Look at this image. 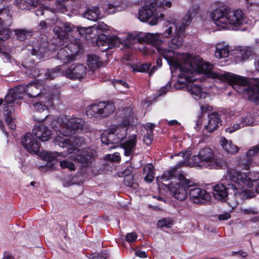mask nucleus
Masks as SVG:
<instances>
[{
    "label": "nucleus",
    "mask_w": 259,
    "mask_h": 259,
    "mask_svg": "<svg viewBox=\"0 0 259 259\" xmlns=\"http://www.w3.org/2000/svg\"><path fill=\"white\" fill-rule=\"evenodd\" d=\"M157 51L167 60L169 65L180 69L179 79L175 87L181 88L187 85L188 91L196 100L204 99L207 96V93L202 91L199 85L192 83L200 79L198 77L200 73L207 75L208 77L215 80L227 82L238 93L242 92L241 85H244L247 82L245 77L228 72L218 73L212 71V65L198 56L192 57L189 54L183 53L180 56L183 61L181 62L171 50L157 47Z\"/></svg>",
    "instance_id": "f257e3e1"
},
{
    "label": "nucleus",
    "mask_w": 259,
    "mask_h": 259,
    "mask_svg": "<svg viewBox=\"0 0 259 259\" xmlns=\"http://www.w3.org/2000/svg\"><path fill=\"white\" fill-rule=\"evenodd\" d=\"M191 154L190 151L180 152L178 156L182 157L184 159L170 170L165 171L162 177L157 178V180L159 182L161 180V183L169 190L174 197L180 201H183L187 198V190L193 187L194 183L187 179L184 175H176L177 169L187 165L193 166L200 162L210 169L224 168L227 165L224 158L217 157L214 151L208 147L201 149L198 155L193 157V163L189 161Z\"/></svg>",
    "instance_id": "f03ea898"
},
{
    "label": "nucleus",
    "mask_w": 259,
    "mask_h": 259,
    "mask_svg": "<svg viewBox=\"0 0 259 259\" xmlns=\"http://www.w3.org/2000/svg\"><path fill=\"white\" fill-rule=\"evenodd\" d=\"M199 10V6L198 5H192L188 10V12L184 17L182 21H178L175 23H169L168 28L166 29L163 33H147L145 34V37L147 40L153 45H155L156 49L160 45L165 37L169 36L172 32L174 28L178 29V32H185L186 28L189 25L192 19L196 16ZM162 48H163L162 47Z\"/></svg>",
    "instance_id": "7ed1b4c3"
},
{
    "label": "nucleus",
    "mask_w": 259,
    "mask_h": 259,
    "mask_svg": "<svg viewBox=\"0 0 259 259\" xmlns=\"http://www.w3.org/2000/svg\"><path fill=\"white\" fill-rule=\"evenodd\" d=\"M211 17L218 27L230 29L233 26L240 25L244 20V15L240 10L231 11L226 7L221 6L212 12Z\"/></svg>",
    "instance_id": "20e7f679"
},
{
    "label": "nucleus",
    "mask_w": 259,
    "mask_h": 259,
    "mask_svg": "<svg viewBox=\"0 0 259 259\" xmlns=\"http://www.w3.org/2000/svg\"><path fill=\"white\" fill-rule=\"evenodd\" d=\"M230 179L234 183L238 185V189H241L242 192L247 193L248 190L245 188H251L252 183L259 180V172H250L247 177L246 174H243L236 169L228 170Z\"/></svg>",
    "instance_id": "39448f33"
},
{
    "label": "nucleus",
    "mask_w": 259,
    "mask_h": 259,
    "mask_svg": "<svg viewBox=\"0 0 259 259\" xmlns=\"http://www.w3.org/2000/svg\"><path fill=\"white\" fill-rule=\"evenodd\" d=\"M80 39L74 38L70 40L64 48L60 49L57 53V58L63 63L73 60L75 55L82 49Z\"/></svg>",
    "instance_id": "423d86ee"
},
{
    "label": "nucleus",
    "mask_w": 259,
    "mask_h": 259,
    "mask_svg": "<svg viewBox=\"0 0 259 259\" xmlns=\"http://www.w3.org/2000/svg\"><path fill=\"white\" fill-rule=\"evenodd\" d=\"M115 106L112 102H100L88 106L87 115L90 117H106L113 113Z\"/></svg>",
    "instance_id": "0eeeda50"
},
{
    "label": "nucleus",
    "mask_w": 259,
    "mask_h": 259,
    "mask_svg": "<svg viewBox=\"0 0 259 259\" xmlns=\"http://www.w3.org/2000/svg\"><path fill=\"white\" fill-rule=\"evenodd\" d=\"M242 193L241 189H238V185L235 183L225 185L222 183L218 184L213 187V196L214 198L222 202L227 200L229 194L237 195Z\"/></svg>",
    "instance_id": "6e6552de"
},
{
    "label": "nucleus",
    "mask_w": 259,
    "mask_h": 259,
    "mask_svg": "<svg viewBox=\"0 0 259 259\" xmlns=\"http://www.w3.org/2000/svg\"><path fill=\"white\" fill-rule=\"evenodd\" d=\"M124 115L119 120L118 125H112L110 126V132L114 133L117 136V139L121 141L126 137V131L131 120L133 119V112L130 108H127L124 112Z\"/></svg>",
    "instance_id": "1a4fd4ad"
},
{
    "label": "nucleus",
    "mask_w": 259,
    "mask_h": 259,
    "mask_svg": "<svg viewBox=\"0 0 259 259\" xmlns=\"http://www.w3.org/2000/svg\"><path fill=\"white\" fill-rule=\"evenodd\" d=\"M257 76L253 78V81H248L244 85H241L242 92H245L248 95V99L256 103H259V60L254 62Z\"/></svg>",
    "instance_id": "9d476101"
},
{
    "label": "nucleus",
    "mask_w": 259,
    "mask_h": 259,
    "mask_svg": "<svg viewBox=\"0 0 259 259\" xmlns=\"http://www.w3.org/2000/svg\"><path fill=\"white\" fill-rule=\"evenodd\" d=\"M69 136L59 134L55 138V143L61 147H67L68 153H72L81 145L83 138L78 136L68 138Z\"/></svg>",
    "instance_id": "9b49d317"
},
{
    "label": "nucleus",
    "mask_w": 259,
    "mask_h": 259,
    "mask_svg": "<svg viewBox=\"0 0 259 259\" xmlns=\"http://www.w3.org/2000/svg\"><path fill=\"white\" fill-rule=\"evenodd\" d=\"M163 15H158L155 6L145 5L139 12V19L142 22H147L151 25L157 24L158 20Z\"/></svg>",
    "instance_id": "f8f14e48"
},
{
    "label": "nucleus",
    "mask_w": 259,
    "mask_h": 259,
    "mask_svg": "<svg viewBox=\"0 0 259 259\" xmlns=\"http://www.w3.org/2000/svg\"><path fill=\"white\" fill-rule=\"evenodd\" d=\"M84 124V120L80 118H65L63 120L60 134L65 136H71L76 131L81 130Z\"/></svg>",
    "instance_id": "ddd939ff"
},
{
    "label": "nucleus",
    "mask_w": 259,
    "mask_h": 259,
    "mask_svg": "<svg viewBox=\"0 0 259 259\" xmlns=\"http://www.w3.org/2000/svg\"><path fill=\"white\" fill-rule=\"evenodd\" d=\"M76 27L69 22L64 23L57 22L54 28V32L60 40H65L70 42V40L76 37H70V34L76 33Z\"/></svg>",
    "instance_id": "4468645a"
},
{
    "label": "nucleus",
    "mask_w": 259,
    "mask_h": 259,
    "mask_svg": "<svg viewBox=\"0 0 259 259\" xmlns=\"http://www.w3.org/2000/svg\"><path fill=\"white\" fill-rule=\"evenodd\" d=\"M124 39L120 38L114 35L113 36L105 34L100 35L96 40V45L99 47H102L103 51L113 47H119L120 44H123Z\"/></svg>",
    "instance_id": "2eb2a0df"
},
{
    "label": "nucleus",
    "mask_w": 259,
    "mask_h": 259,
    "mask_svg": "<svg viewBox=\"0 0 259 259\" xmlns=\"http://www.w3.org/2000/svg\"><path fill=\"white\" fill-rule=\"evenodd\" d=\"M96 151L90 148L78 150L74 158L81 164L82 167L89 166L93 162L95 156Z\"/></svg>",
    "instance_id": "dca6fc26"
},
{
    "label": "nucleus",
    "mask_w": 259,
    "mask_h": 259,
    "mask_svg": "<svg viewBox=\"0 0 259 259\" xmlns=\"http://www.w3.org/2000/svg\"><path fill=\"white\" fill-rule=\"evenodd\" d=\"M65 76L71 79H81L87 74V68L82 64L75 63L65 68Z\"/></svg>",
    "instance_id": "f3484780"
},
{
    "label": "nucleus",
    "mask_w": 259,
    "mask_h": 259,
    "mask_svg": "<svg viewBox=\"0 0 259 259\" xmlns=\"http://www.w3.org/2000/svg\"><path fill=\"white\" fill-rule=\"evenodd\" d=\"M24 90L23 87L17 86L9 91L8 94L5 98L4 103L3 104L4 112H7L5 111L6 109H9L10 107L13 108L12 104L17 99H22Z\"/></svg>",
    "instance_id": "a211bd4d"
},
{
    "label": "nucleus",
    "mask_w": 259,
    "mask_h": 259,
    "mask_svg": "<svg viewBox=\"0 0 259 259\" xmlns=\"http://www.w3.org/2000/svg\"><path fill=\"white\" fill-rule=\"evenodd\" d=\"M22 144L24 148L29 152L36 153L40 148V143L30 133H27L24 136L22 140Z\"/></svg>",
    "instance_id": "6ab92c4d"
},
{
    "label": "nucleus",
    "mask_w": 259,
    "mask_h": 259,
    "mask_svg": "<svg viewBox=\"0 0 259 259\" xmlns=\"http://www.w3.org/2000/svg\"><path fill=\"white\" fill-rule=\"evenodd\" d=\"M190 199L195 203H202L204 200H209L210 196L206 190L197 187L190 189L189 192Z\"/></svg>",
    "instance_id": "aec40b11"
},
{
    "label": "nucleus",
    "mask_w": 259,
    "mask_h": 259,
    "mask_svg": "<svg viewBox=\"0 0 259 259\" xmlns=\"http://www.w3.org/2000/svg\"><path fill=\"white\" fill-rule=\"evenodd\" d=\"M0 0V27H9L12 24V11L9 7H2Z\"/></svg>",
    "instance_id": "412c9836"
},
{
    "label": "nucleus",
    "mask_w": 259,
    "mask_h": 259,
    "mask_svg": "<svg viewBox=\"0 0 259 259\" xmlns=\"http://www.w3.org/2000/svg\"><path fill=\"white\" fill-rule=\"evenodd\" d=\"M32 133L42 142L47 141L51 138L52 131L42 124L35 125L32 130Z\"/></svg>",
    "instance_id": "4be33fe9"
},
{
    "label": "nucleus",
    "mask_w": 259,
    "mask_h": 259,
    "mask_svg": "<svg viewBox=\"0 0 259 259\" xmlns=\"http://www.w3.org/2000/svg\"><path fill=\"white\" fill-rule=\"evenodd\" d=\"M259 151V144L249 149L245 158L240 159L238 162V167L243 169L249 170L252 163V156L255 155Z\"/></svg>",
    "instance_id": "5701e85b"
},
{
    "label": "nucleus",
    "mask_w": 259,
    "mask_h": 259,
    "mask_svg": "<svg viewBox=\"0 0 259 259\" xmlns=\"http://www.w3.org/2000/svg\"><path fill=\"white\" fill-rule=\"evenodd\" d=\"M221 117L217 112H212L208 115V122L205 125V130L208 132H212L214 131L219 127V125H221Z\"/></svg>",
    "instance_id": "b1692460"
},
{
    "label": "nucleus",
    "mask_w": 259,
    "mask_h": 259,
    "mask_svg": "<svg viewBox=\"0 0 259 259\" xmlns=\"http://www.w3.org/2000/svg\"><path fill=\"white\" fill-rule=\"evenodd\" d=\"M136 144L137 136L136 135H132L129 139L121 144V146L124 150V155L126 156H131L135 149Z\"/></svg>",
    "instance_id": "393cba45"
},
{
    "label": "nucleus",
    "mask_w": 259,
    "mask_h": 259,
    "mask_svg": "<svg viewBox=\"0 0 259 259\" xmlns=\"http://www.w3.org/2000/svg\"><path fill=\"white\" fill-rule=\"evenodd\" d=\"M19 87H23L24 93H26L30 98H35L41 93V85L38 83H30L28 85H21Z\"/></svg>",
    "instance_id": "a878e982"
},
{
    "label": "nucleus",
    "mask_w": 259,
    "mask_h": 259,
    "mask_svg": "<svg viewBox=\"0 0 259 259\" xmlns=\"http://www.w3.org/2000/svg\"><path fill=\"white\" fill-rule=\"evenodd\" d=\"M175 29V34L172 35L171 39L168 42V47L173 49H177L182 46L183 44V38L182 37L184 32H178V29Z\"/></svg>",
    "instance_id": "bb28decb"
},
{
    "label": "nucleus",
    "mask_w": 259,
    "mask_h": 259,
    "mask_svg": "<svg viewBox=\"0 0 259 259\" xmlns=\"http://www.w3.org/2000/svg\"><path fill=\"white\" fill-rule=\"evenodd\" d=\"M108 8L109 9H114L112 12L121 11L127 7L128 3L126 0H108Z\"/></svg>",
    "instance_id": "cd10ccee"
},
{
    "label": "nucleus",
    "mask_w": 259,
    "mask_h": 259,
    "mask_svg": "<svg viewBox=\"0 0 259 259\" xmlns=\"http://www.w3.org/2000/svg\"><path fill=\"white\" fill-rule=\"evenodd\" d=\"M101 139L102 143L107 145L110 144H117L121 142L117 139V136L114 133L110 132V127L102 134Z\"/></svg>",
    "instance_id": "c85d7f7f"
},
{
    "label": "nucleus",
    "mask_w": 259,
    "mask_h": 259,
    "mask_svg": "<svg viewBox=\"0 0 259 259\" xmlns=\"http://www.w3.org/2000/svg\"><path fill=\"white\" fill-rule=\"evenodd\" d=\"M220 144L225 151L230 154L236 153L239 150L237 146L233 144L231 141L228 140L225 137H221Z\"/></svg>",
    "instance_id": "c756f323"
},
{
    "label": "nucleus",
    "mask_w": 259,
    "mask_h": 259,
    "mask_svg": "<svg viewBox=\"0 0 259 259\" xmlns=\"http://www.w3.org/2000/svg\"><path fill=\"white\" fill-rule=\"evenodd\" d=\"M254 55V49L250 46L241 47L238 53V58L239 60L245 61L253 56Z\"/></svg>",
    "instance_id": "7c9ffc66"
},
{
    "label": "nucleus",
    "mask_w": 259,
    "mask_h": 259,
    "mask_svg": "<svg viewBox=\"0 0 259 259\" xmlns=\"http://www.w3.org/2000/svg\"><path fill=\"white\" fill-rule=\"evenodd\" d=\"M31 49V54L33 55H36L39 57H42L46 53L47 48V43L44 42L40 44L38 41L34 42L32 45Z\"/></svg>",
    "instance_id": "2f4dec72"
},
{
    "label": "nucleus",
    "mask_w": 259,
    "mask_h": 259,
    "mask_svg": "<svg viewBox=\"0 0 259 259\" xmlns=\"http://www.w3.org/2000/svg\"><path fill=\"white\" fill-rule=\"evenodd\" d=\"M229 51L228 46L224 43H218L215 47L214 55L217 58H222L228 57Z\"/></svg>",
    "instance_id": "473e14b6"
},
{
    "label": "nucleus",
    "mask_w": 259,
    "mask_h": 259,
    "mask_svg": "<svg viewBox=\"0 0 259 259\" xmlns=\"http://www.w3.org/2000/svg\"><path fill=\"white\" fill-rule=\"evenodd\" d=\"M65 68L63 66H58L56 68L48 70L46 73V78L52 79L59 75H65Z\"/></svg>",
    "instance_id": "72a5a7b5"
},
{
    "label": "nucleus",
    "mask_w": 259,
    "mask_h": 259,
    "mask_svg": "<svg viewBox=\"0 0 259 259\" xmlns=\"http://www.w3.org/2000/svg\"><path fill=\"white\" fill-rule=\"evenodd\" d=\"M99 9L98 7H93L88 9L83 13V17L91 21H96L100 14Z\"/></svg>",
    "instance_id": "f704fd0d"
},
{
    "label": "nucleus",
    "mask_w": 259,
    "mask_h": 259,
    "mask_svg": "<svg viewBox=\"0 0 259 259\" xmlns=\"http://www.w3.org/2000/svg\"><path fill=\"white\" fill-rule=\"evenodd\" d=\"M88 66L92 70H95L102 65L99 57L95 55H90L88 57Z\"/></svg>",
    "instance_id": "c9c22d12"
},
{
    "label": "nucleus",
    "mask_w": 259,
    "mask_h": 259,
    "mask_svg": "<svg viewBox=\"0 0 259 259\" xmlns=\"http://www.w3.org/2000/svg\"><path fill=\"white\" fill-rule=\"evenodd\" d=\"M15 34L20 40H24L31 36L33 34L32 29H16L14 30Z\"/></svg>",
    "instance_id": "e433bc0d"
},
{
    "label": "nucleus",
    "mask_w": 259,
    "mask_h": 259,
    "mask_svg": "<svg viewBox=\"0 0 259 259\" xmlns=\"http://www.w3.org/2000/svg\"><path fill=\"white\" fill-rule=\"evenodd\" d=\"M36 0H16L15 5L22 10L29 9L30 7L35 6Z\"/></svg>",
    "instance_id": "4c0bfd02"
},
{
    "label": "nucleus",
    "mask_w": 259,
    "mask_h": 259,
    "mask_svg": "<svg viewBox=\"0 0 259 259\" xmlns=\"http://www.w3.org/2000/svg\"><path fill=\"white\" fill-rule=\"evenodd\" d=\"M60 156H63L62 152L56 153L44 151L40 153V156L44 160L51 162Z\"/></svg>",
    "instance_id": "58836bf2"
},
{
    "label": "nucleus",
    "mask_w": 259,
    "mask_h": 259,
    "mask_svg": "<svg viewBox=\"0 0 259 259\" xmlns=\"http://www.w3.org/2000/svg\"><path fill=\"white\" fill-rule=\"evenodd\" d=\"M5 111H7V112H4V114L6 117V120L8 123V125L11 129L14 130L16 127V125L14 123L12 116L14 109L13 108L10 107V108L6 109Z\"/></svg>",
    "instance_id": "ea45409f"
},
{
    "label": "nucleus",
    "mask_w": 259,
    "mask_h": 259,
    "mask_svg": "<svg viewBox=\"0 0 259 259\" xmlns=\"http://www.w3.org/2000/svg\"><path fill=\"white\" fill-rule=\"evenodd\" d=\"M173 225V220L170 218H165L158 221L157 227L158 228H170Z\"/></svg>",
    "instance_id": "a19ab883"
},
{
    "label": "nucleus",
    "mask_w": 259,
    "mask_h": 259,
    "mask_svg": "<svg viewBox=\"0 0 259 259\" xmlns=\"http://www.w3.org/2000/svg\"><path fill=\"white\" fill-rule=\"evenodd\" d=\"M8 27H0V42H3L10 38L11 31Z\"/></svg>",
    "instance_id": "79ce46f5"
},
{
    "label": "nucleus",
    "mask_w": 259,
    "mask_h": 259,
    "mask_svg": "<svg viewBox=\"0 0 259 259\" xmlns=\"http://www.w3.org/2000/svg\"><path fill=\"white\" fill-rule=\"evenodd\" d=\"M115 88L121 92H123L124 90L128 89V84L121 80H115L113 82Z\"/></svg>",
    "instance_id": "37998d69"
},
{
    "label": "nucleus",
    "mask_w": 259,
    "mask_h": 259,
    "mask_svg": "<svg viewBox=\"0 0 259 259\" xmlns=\"http://www.w3.org/2000/svg\"><path fill=\"white\" fill-rule=\"evenodd\" d=\"M93 28L98 33H99L100 31L106 32L109 29V26L103 22H99L93 25Z\"/></svg>",
    "instance_id": "c03bdc74"
},
{
    "label": "nucleus",
    "mask_w": 259,
    "mask_h": 259,
    "mask_svg": "<svg viewBox=\"0 0 259 259\" xmlns=\"http://www.w3.org/2000/svg\"><path fill=\"white\" fill-rule=\"evenodd\" d=\"M151 65L150 63L136 65L133 67V71L135 72H146L149 70Z\"/></svg>",
    "instance_id": "a18cd8bd"
},
{
    "label": "nucleus",
    "mask_w": 259,
    "mask_h": 259,
    "mask_svg": "<svg viewBox=\"0 0 259 259\" xmlns=\"http://www.w3.org/2000/svg\"><path fill=\"white\" fill-rule=\"evenodd\" d=\"M26 73L30 77L35 78L38 77L40 74V70L38 68L36 67H30L28 68V71H26Z\"/></svg>",
    "instance_id": "49530a36"
},
{
    "label": "nucleus",
    "mask_w": 259,
    "mask_h": 259,
    "mask_svg": "<svg viewBox=\"0 0 259 259\" xmlns=\"http://www.w3.org/2000/svg\"><path fill=\"white\" fill-rule=\"evenodd\" d=\"M60 165L62 168H68L70 170H74L75 169L74 163L66 160L60 161Z\"/></svg>",
    "instance_id": "de8ad7c7"
},
{
    "label": "nucleus",
    "mask_w": 259,
    "mask_h": 259,
    "mask_svg": "<svg viewBox=\"0 0 259 259\" xmlns=\"http://www.w3.org/2000/svg\"><path fill=\"white\" fill-rule=\"evenodd\" d=\"M171 5V3L168 1L157 0V2L155 6L157 9L158 7L163 9H167L168 8H170Z\"/></svg>",
    "instance_id": "09e8293b"
},
{
    "label": "nucleus",
    "mask_w": 259,
    "mask_h": 259,
    "mask_svg": "<svg viewBox=\"0 0 259 259\" xmlns=\"http://www.w3.org/2000/svg\"><path fill=\"white\" fill-rule=\"evenodd\" d=\"M143 172L145 175L154 176V167L152 164H147L143 168Z\"/></svg>",
    "instance_id": "8fccbe9b"
},
{
    "label": "nucleus",
    "mask_w": 259,
    "mask_h": 259,
    "mask_svg": "<svg viewBox=\"0 0 259 259\" xmlns=\"http://www.w3.org/2000/svg\"><path fill=\"white\" fill-rule=\"evenodd\" d=\"M33 106L35 111L38 112H41L47 109V106L42 104L41 102L36 103L33 105Z\"/></svg>",
    "instance_id": "3c124183"
},
{
    "label": "nucleus",
    "mask_w": 259,
    "mask_h": 259,
    "mask_svg": "<svg viewBox=\"0 0 259 259\" xmlns=\"http://www.w3.org/2000/svg\"><path fill=\"white\" fill-rule=\"evenodd\" d=\"M171 88V83L170 81L167 82V83L164 86L162 87L157 92L158 95L159 96H162L163 95L166 93Z\"/></svg>",
    "instance_id": "603ef678"
},
{
    "label": "nucleus",
    "mask_w": 259,
    "mask_h": 259,
    "mask_svg": "<svg viewBox=\"0 0 259 259\" xmlns=\"http://www.w3.org/2000/svg\"><path fill=\"white\" fill-rule=\"evenodd\" d=\"M91 30L90 28L76 27V33H78L81 36L87 38L86 31Z\"/></svg>",
    "instance_id": "864d4df0"
},
{
    "label": "nucleus",
    "mask_w": 259,
    "mask_h": 259,
    "mask_svg": "<svg viewBox=\"0 0 259 259\" xmlns=\"http://www.w3.org/2000/svg\"><path fill=\"white\" fill-rule=\"evenodd\" d=\"M153 140V133L152 132H147V134L144 136L143 138L144 142L147 145H150Z\"/></svg>",
    "instance_id": "5fc2aeb1"
},
{
    "label": "nucleus",
    "mask_w": 259,
    "mask_h": 259,
    "mask_svg": "<svg viewBox=\"0 0 259 259\" xmlns=\"http://www.w3.org/2000/svg\"><path fill=\"white\" fill-rule=\"evenodd\" d=\"M137 238V235L135 232L127 233L125 236V240L129 243L135 241Z\"/></svg>",
    "instance_id": "6e6d98bb"
},
{
    "label": "nucleus",
    "mask_w": 259,
    "mask_h": 259,
    "mask_svg": "<svg viewBox=\"0 0 259 259\" xmlns=\"http://www.w3.org/2000/svg\"><path fill=\"white\" fill-rule=\"evenodd\" d=\"M108 254L106 250H103L100 254H94L92 259H107Z\"/></svg>",
    "instance_id": "4d7b16f0"
},
{
    "label": "nucleus",
    "mask_w": 259,
    "mask_h": 259,
    "mask_svg": "<svg viewBox=\"0 0 259 259\" xmlns=\"http://www.w3.org/2000/svg\"><path fill=\"white\" fill-rule=\"evenodd\" d=\"M124 184L127 187L132 186L134 184V177L133 176H126L124 177Z\"/></svg>",
    "instance_id": "13d9d810"
},
{
    "label": "nucleus",
    "mask_w": 259,
    "mask_h": 259,
    "mask_svg": "<svg viewBox=\"0 0 259 259\" xmlns=\"http://www.w3.org/2000/svg\"><path fill=\"white\" fill-rule=\"evenodd\" d=\"M240 128V125L239 124H234L232 127H228L226 129V132L230 134L236 131Z\"/></svg>",
    "instance_id": "bf43d9fd"
},
{
    "label": "nucleus",
    "mask_w": 259,
    "mask_h": 259,
    "mask_svg": "<svg viewBox=\"0 0 259 259\" xmlns=\"http://www.w3.org/2000/svg\"><path fill=\"white\" fill-rule=\"evenodd\" d=\"M242 212L244 214H257V211L255 210V208H249L246 209H243L242 210Z\"/></svg>",
    "instance_id": "052dcab7"
},
{
    "label": "nucleus",
    "mask_w": 259,
    "mask_h": 259,
    "mask_svg": "<svg viewBox=\"0 0 259 259\" xmlns=\"http://www.w3.org/2000/svg\"><path fill=\"white\" fill-rule=\"evenodd\" d=\"M201 113H205L207 111H210L212 110V107L207 104L202 105L200 107Z\"/></svg>",
    "instance_id": "680f3d73"
},
{
    "label": "nucleus",
    "mask_w": 259,
    "mask_h": 259,
    "mask_svg": "<svg viewBox=\"0 0 259 259\" xmlns=\"http://www.w3.org/2000/svg\"><path fill=\"white\" fill-rule=\"evenodd\" d=\"M231 218V215L229 213H225L224 214H220L218 216V219L221 221H225L228 220Z\"/></svg>",
    "instance_id": "e2e57ef3"
},
{
    "label": "nucleus",
    "mask_w": 259,
    "mask_h": 259,
    "mask_svg": "<svg viewBox=\"0 0 259 259\" xmlns=\"http://www.w3.org/2000/svg\"><path fill=\"white\" fill-rule=\"evenodd\" d=\"M133 168L131 166L127 167L123 171V175L124 177L126 176H132V172L133 171Z\"/></svg>",
    "instance_id": "0e129e2a"
},
{
    "label": "nucleus",
    "mask_w": 259,
    "mask_h": 259,
    "mask_svg": "<svg viewBox=\"0 0 259 259\" xmlns=\"http://www.w3.org/2000/svg\"><path fill=\"white\" fill-rule=\"evenodd\" d=\"M155 124L151 123H148L146 124L145 127L147 131V132L150 133V132H152L153 131L154 128L155 127Z\"/></svg>",
    "instance_id": "69168bd1"
},
{
    "label": "nucleus",
    "mask_w": 259,
    "mask_h": 259,
    "mask_svg": "<svg viewBox=\"0 0 259 259\" xmlns=\"http://www.w3.org/2000/svg\"><path fill=\"white\" fill-rule=\"evenodd\" d=\"M39 26L40 29H45L47 28L50 26V24L45 21H41L39 23Z\"/></svg>",
    "instance_id": "338daca9"
},
{
    "label": "nucleus",
    "mask_w": 259,
    "mask_h": 259,
    "mask_svg": "<svg viewBox=\"0 0 259 259\" xmlns=\"http://www.w3.org/2000/svg\"><path fill=\"white\" fill-rule=\"evenodd\" d=\"M136 254L137 256L141 258H145L147 257L146 253L144 251H136Z\"/></svg>",
    "instance_id": "774afa93"
}]
</instances>
